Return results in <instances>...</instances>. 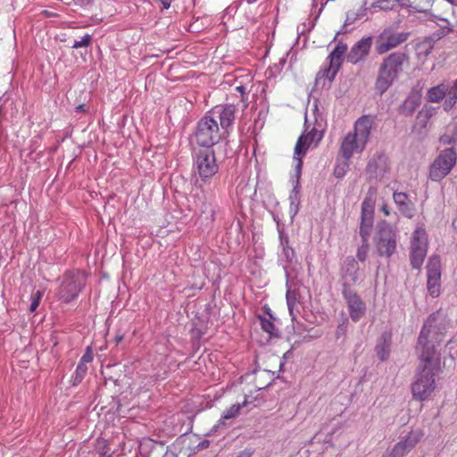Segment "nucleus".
I'll list each match as a JSON object with an SVG mask.
<instances>
[{"label":"nucleus","instance_id":"nucleus-1","mask_svg":"<svg viewBox=\"0 0 457 457\" xmlns=\"http://www.w3.org/2000/svg\"><path fill=\"white\" fill-rule=\"evenodd\" d=\"M445 336V327L433 317L428 319L420 333L416 346L420 364L411 386L413 399L419 402L428 400L436 387L435 377L440 370Z\"/></svg>","mask_w":457,"mask_h":457},{"label":"nucleus","instance_id":"nucleus-2","mask_svg":"<svg viewBox=\"0 0 457 457\" xmlns=\"http://www.w3.org/2000/svg\"><path fill=\"white\" fill-rule=\"evenodd\" d=\"M233 105L217 106L198 122L195 132L196 143L210 149L228 135V128L235 120Z\"/></svg>","mask_w":457,"mask_h":457},{"label":"nucleus","instance_id":"nucleus-3","mask_svg":"<svg viewBox=\"0 0 457 457\" xmlns=\"http://www.w3.org/2000/svg\"><path fill=\"white\" fill-rule=\"evenodd\" d=\"M374 119L370 115L360 117L353 125V131L349 132L343 138L339 154L345 160H350L354 153H361L370 136Z\"/></svg>","mask_w":457,"mask_h":457},{"label":"nucleus","instance_id":"nucleus-4","mask_svg":"<svg viewBox=\"0 0 457 457\" xmlns=\"http://www.w3.org/2000/svg\"><path fill=\"white\" fill-rule=\"evenodd\" d=\"M86 278L79 271H67L60 280V285L56 288V297L63 303H71L79 296V294L85 287Z\"/></svg>","mask_w":457,"mask_h":457},{"label":"nucleus","instance_id":"nucleus-5","mask_svg":"<svg viewBox=\"0 0 457 457\" xmlns=\"http://www.w3.org/2000/svg\"><path fill=\"white\" fill-rule=\"evenodd\" d=\"M193 169L201 181L209 182L219 171L214 151L211 149L198 151L194 157Z\"/></svg>","mask_w":457,"mask_h":457},{"label":"nucleus","instance_id":"nucleus-6","mask_svg":"<svg viewBox=\"0 0 457 457\" xmlns=\"http://www.w3.org/2000/svg\"><path fill=\"white\" fill-rule=\"evenodd\" d=\"M457 154L452 148L442 151L434 160L429 168V178L440 181L445 178L456 164Z\"/></svg>","mask_w":457,"mask_h":457},{"label":"nucleus","instance_id":"nucleus-7","mask_svg":"<svg viewBox=\"0 0 457 457\" xmlns=\"http://www.w3.org/2000/svg\"><path fill=\"white\" fill-rule=\"evenodd\" d=\"M428 252V235L425 228H417L411 236V264L413 269H420Z\"/></svg>","mask_w":457,"mask_h":457},{"label":"nucleus","instance_id":"nucleus-8","mask_svg":"<svg viewBox=\"0 0 457 457\" xmlns=\"http://www.w3.org/2000/svg\"><path fill=\"white\" fill-rule=\"evenodd\" d=\"M323 137V133L317 129L313 128L306 134H303L297 139L294 149V159L296 162L295 170L297 172L301 171L303 166V158L307 153L312 143L317 145Z\"/></svg>","mask_w":457,"mask_h":457},{"label":"nucleus","instance_id":"nucleus-9","mask_svg":"<svg viewBox=\"0 0 457 457\" xmlns=\"http://www.w3.org/2000/svg\"><path fill=\"white\" fill-rule=\"evenodd\" d=\"M403 64L401 59H386L381 66L376 81V89L382 95L397 77L398 68Z\"/></svg>","mask_w":457,"mask_h":457},{"label":"nucleus","instance_id":"nucleus-10","mask_svg":"<svg viewBox=\"0 0 457 457\" xmlns=\"http://www.w3.org/2000/svg\"><path fill=\"white\" fill-rule=\"evenodd\" d=\"M376 247L380 256L390 257L396 249V233L388 225L379 228L376 236Z\"/></svg>","mask_w":457,"mask_h":457},{"label":"nucleus","instance_id":"nucleus-11","mask_svg":"<svg viewBox=\"0 0 457 457\" xmlns=\"http://www.w3.org/2000/svg\"><path fill=\"white\" fill-rule=\"evenodd\" d=\"M441 259L438 255H433L429 258L427 264V288L429 295L436 297L441 290Z\"/></svg>","mask_w":457,"mask_h":457},{"label":"nucleus","instance_id":"nucleus-12","mask_svg":"<svg viewBox=\"0 0 457 457\" xmlns=\"http://www.w3.org/2000/svg\"><path fill=\"white\" fill-rule=\"evenodd\" d=\"M405 40L406 35L403 33L394 34L390 31H384L375 39V53L378 55L384 54Z\"/></svg>","mask_w":457,"mask_h":457},{"label":"nucleus","instance_id":"nucleus-13","mask_svg":"<svg viewBox=\"0 0 457 457\" xmlns=\"http://www.w3.org/2000/svg\"><path fill=\"white\" fill-rule=\"evenodd\" d=\"M344 298L346 301L350 318L353 321H359L365 314L366 305L361 296L350 288L343 291Z\"/></svg>","mask_w":457,"mask_h":457},{"label":"nucleus","instance_id":"nucleus-14","mask_svg":"<svg viewBox=\"0 0 457 457\" xmlns=\"http://www.w3.org/2000/svg\"><path fill=\"white\" fill-rule=\"evenodd\" d=\"M422 436L423 434L420 431L410 432L394 446L388 457H403L420 441Z\"/></svg>","mask_w":457,"mask_h":457},{"label":"nucleus","instance_id":"nucleus-15","mask_svg":"<svg viewBox=\"0 0 457 457\" xmlns=\"http://www.w3.org/2000/svg\"><path fill=\"white\" fill-rule=\"evenodd\" d=\"M373 205L366 199L361 204V221L360 235L362 239L369 237L370 228L373 225Z\"/></svg>","mask_w":457,"mask_h":457},{"label":"nucleus","instance_id":"nucleus-16","mask_svg":"<svg viewBox=\"0 0 457 457\" xmlns=\"http://www.w3.org/2000/svg\"><path fill=\"white\" fill-rule=\"evenodd\" d=\"M342 59H329L328 66L325 65L324 69H321L317 75L318 79H321L322 78H326L328 81H332L337 71L342 66Z\"/></svg>","mask_w":457,"mask_h":457},{"label":"nucleus","instance_id":"nucleus-17","mask_svg":"<svg viewBox=\"0 0 457 457\" xmlns=\"http://www.w3.org/2000/svg\"><path fill=\"white\" fill-rule=\"evenodd\" d=\"M449 90V87L445 83L432 87L428 90V100L431 103H439L448 94Z\"/></svg>","mask_w":457,"mask_h":457},{"label":"nucleus","instance_id":"nucleus-18","mask_svg":"<svg viewBox=\"0 0 457 457\" xmlns=\"http://www.w3.org/2000/svg\"><path fill=\"white\" fill-rule=\"evenodd\" d=\"M371 45V37L361 38L353 46L351 53L354 57H364L369 54Z\"/></svg>","mask_w":457,"mask_h":457},{"label":"nucleus","instance_id":"nucleus-19","mask_svg":"<svg viewBox=\"0 0 457 457\" xmlns=\"http://www.w3.org/2000/svg\"><path fill=\"white\" fill-rule=\"evenodd\" d=\"M250 403L251 401H249L248 396L245 395L244 401L241 403L233 404L228 409H227L223 412L221 419L223 420L235 419L240 414L241 409L243 407H246Z\"/></svg>","mask_w":457,"mask_h":457},{"label":"nucleus","instance_id":"nucleus-20","mask_svg":"<svg viewBox=\"0 0 457 457\" xmlns=\"http://www.w3.org/2000/svg\"><path fill=\"white\" fill-rule=\"evenodd\" d=\"M96 450L100 457H112L113 452L106 439L98 438L96 443Z\"/></svg>","mask_w":457,"mask_h":457},{"label":"nucleus","instance_id":"nucleus-21","mask_svg":"<svg viewBox=\"0 0 457 457\" xmlns=\"http://www.w3.org/2000/svg\"><path fill=\"white\" fill-rule=\"evenodd\" d=\"M393 198L401 212H403L409 209V196L406 193H394Z\"/></svg>","mask_w":457,"mask_h":457},{"label":"nucleus","instance_id":"nucleus-22","mask_svg":"<svg viewBox=\"0 0 457 457\" xmlns=\"http://www.w3.org/2000/svg\"><path fill=\"white\" fill-rule=\"evenodd\" d=\"M448 97L444 103V109L449 111L455 104L457 100V79L453 82V87L450 88L447 94Z\"/></svg>","mask_w":457,"mask_h":457},{"label":"nucleus","instance_id":"nucleus-23","mask_svg":"<svg viewBox=\"0 0 457 457\" xmlns=\"http://www.w3.org/2000/svg\"><path fill=\"white\" fill-rule=\"evenodd\" d=\"M435 22L440 28V32L436 34L438 38L445 37L452 32L453 29H451L450 22L447 20L438 17H435Z\"/></svg>","mask_w":457,"mask_h":457},{"label":"nucleus","instance_id":"nucleus-24","mask_svg":"<svg viewBox=\"0 0 457 457\" xmlns=\"http://www.w3.org/2000/svg\"><path fill=\"white\" fill-rule=\"evenodd\" d=\"M260 325H261V328L262 329L268 333L270 337L271 336H274L276 333H275V325L274 323L264 318V317H260Z\"/></svg>","mask_w":457,"mask_h":457},{"label":"nucleus","instance_id":"nucleus-25","mask_svg":"<svg viewBox=\"0 0 457 457\" xmlns=\"http://www.w3.org/2000/svg\"><path fill=\"white\" fill-rule=\"evenodd\" d=\"M368 252H369L368 237H365V239H362L361 245L357 250V258L361 262H364L367 258Z\"/></svg>","mask_w":457,"mask_h":457},{"label":"nucleus","instance_id":"nucleus-26","mask_svg":"<svg viewBox=\"0 0 457 457\" xmlns=\"http://www.w3.org/2000/svg\"><path fill=\"white\" fill-rule=\"evenodd\" d=\"M42 296H43V291H41V290H37L31 295V303L29 306V311L31 312H34L37 310V308L38 307V305L40 303Z\"/></svg>","mask_w":457,"mask_h":457},{"label":"nucleus","instance_id":"nucleus-27","mask_svg":"<svg viewBox=\"0 0 457 457\" xmlns=\"http://www.w3.org/2000/svg\"><path fill=\"white\" fill-rule=\"evenodd\" d=\"M346 50L347 46L345 44L338 43L328 57H342Z\"/></svg>","mask_w":457,"mask_h":457},{"label":"nucleus","instance_id":"nucleus-28","mask_svg":"<svg viewBox=\"0 0 457 457\" xmlns=\"http://www.w3.org/2000/svg\"><path fill=\"white\" fill-rule=\"evenodd\" d=\"M376 351H377V354H378V358L381 361H385V360L387 359V357L389 355V346H388V345H377Z\"/></svg>","mask_w":457,"mask_h":457},{"label":"nucleus","instance_id":"nucleus-29","mask_svg":"<svg viewBox=\"0 0 457 457\" xmlns=\"http://www.w3.org/2000/svg\"><path fill=\"white\" fill-rule=\"evenodd\" d=\"M297 293L295 291H287V303L288 309L292 311L296 303Z\"/></svg>","mask_w":457,"mask_h":457},{"label":"nucleus","instance_id":"nucleus-30","mask_svg":"<svg viewBox=\"0 0 457 457\" xmlns=\"http://www.w3.org/2000/svg\"><path fill=\"white\" fill-rule=\"evenodd\" d=\"M87 371V366L86 364H82V363L79 362V364L76 368V370H75V374H76L75 379L81 381L83 379V378L85 377Z\"/></svg>","mask_w":457,"mask_h":457},{"label":"nucleus","instance_id":"nucleus-31","mask_svg":"<svg viewBox=\"0 0 457 457\" xmlns=\"http://www.w3.org/2000/svg\"><path fill=\"white\" fill-rule=\"evenodd\" d=\"M94 359L93 351L91 346H87L84 354L80 358L79 362L82 364H87L90 363Z\"/></svg>","mask_w":457,"mask_h":457},{"label":"nucleus","instance_id":"nucleus-32","mask_svg":"<svg viewBox=\"0 0 457 457\" xmlns=\"http://www.w3.org/2000/svg\"><path fill=\"white\" fill-rule=\"evenodd\" d=\"M91 41V36L87 34L85 35L81 40L79 41H74L73 43V47L74 48H79V47H81V46H86L89 44V42Z\"/></svg>","mask_w":457,"mask_h":457},{"label":"nucleus","instance_id":"nucleus-33","mask_svg":"<svg viewBox=\"0 0 457 457\" xmlns=\"http://www.w3.org/2000/svg\"><path fill=\"white\" fill-rule=\"evenodd\" d=\"M201 212L203 213L204 212H210L211 213V216L213 217L214 216V210L213 208L212 207V204L210 203H204L203 204V206L201 208Z\"/></svg>","mask_w":457,"mask_h":457},{"label":"nucleus","instance_id":"nucleus-34","mask_svg":"<svg viewBox=\"0 0 457 457\" xmlns=\"http://www.w3.org/2000/svg\"><path fill=\"white\" fill-rule=\"evenodd\" d=\"M253 451L251 449H245L241 451L237 457H252Z\"/></svg>","mask_w":457,"mask_h":457},{"label":"nucleus","instance_id":"nucleus-35","mask_svg":"<svg viewBox=\"0 0 457 457\" xmlns=\"http://www.w3.org/2000/svg\"><path fill=\"white\" fill-rule=\"evenodd\" d=\"M75 111L78 112H87V110L86 109V105L84 104H79L76 108H75Z\"/></svg>","mask_w":457,"mask_h":457},{"label":"nucleus","instance_id":"nucleus-36","mask_svg":"<svg viewBox=\"0 0 457 457\" xmlns=\"http://www.w3.org/2000/svg\"><path fill=\"white\" fill-rule=\"evenodd\" d=\"M381 212L386 215L388 216L390 214L389 207L386 204H383L381 207Z\"/></svg>","mask_w":457,"mask_h":457},{"label":"nucleus","instance_id":"nucleus-37","mask_svg":"<svg viewBox=\"0 0 457 457\" xmlns=\"http://www.w3.org/2000/svg\"><path fill=\"white\" fill-rule=\"evenodd\" d=\"M236 90L238 91L241 95L245 94V87L244 86L237 87Z\"/></svg>","mask_w":457,"mask_h":457},{"label":"nucleus","instance_id":"nucleus-38","mask_svg":"<svg viewBox=\"0 0 457 457\" xmlns=\"http://www.w3.org/2000/svg\"><path fill=\"white\" fill-rule=\"evenodd\" d=\"M440 141L443 143V144H451L452 143V140L449 139L448 137H442L440 138Z\"/></svg>","mask_w":457,"mask_h":457},{"label":"nucleus","instance_id":"nucleus-39","mask_svg":"<svg viewBox=\"0 0 457 457\" xmlns=\"http://www.w3.org/2000/svg\"><path fill=\"white\" fill-rule=\"evenodd\" d=\"M116 344H119L120 343L122 340H123V336L122 335H117L114 338Z\"/></svg>","mask_w":457,"mask_h":457},{"label":"nucleus","instance_id":"nucleus-40","mask_svg":"<svg viewBox=\"0 0 457 457\" xmlns=\"http://www.w3.org/2000/svg\"><path fill=\"white\" fill-rule=\"evenodd\" d=\"M448 3H450L451 4L453 5H456L457 6V0H446Z\"/></svg>","mask_w":457,"mask_h":457},{"label":"nucleus","instance_id":"nucleus-41","mask_svg":"<svg viewBox=\"0 0 457 457\" xmlns=\"http://www.w3.org/2000/svg\"><path fill=\"white\" fill-rule=\"evenodd\" d=\"M378 159L379 161L384 162L386 158H385V156H384V155H378Z\"/></svg>","mask_w":457,"mask_h":457},{"label":"nucleus","instance_id":"nucleus-42","mask_svg":"<svg viewBox=\"0 0 457 457\" xmlns=\"http://www.w3.org/2000/svg\"><path fill=\"white\" fill-rule=\"evenodd\" d=\"M374 159L369 162V167L371 168L373 165Z\"/></svg>","mask_w":457,"mask_h":457},{"label":"nucleus","instance_id":"nucleus-43","mask_svg":"<svg viewBox=\"0 0 457 457\" xmlns=\"http://www.w3.org/2000/svg\"><path fill=\"white\" fill-rule=\"evenodd\" d=\"M456 224H457V218H456V219L453 220V226H456Z\"/></svg>","mask_w":457,"mask_h":457},{"label":"nucleus","instance_id":"nucleus-44","mask_svg":"<svg viewBox=\"0 0 457 457\" xmlns=\"http://www.w3.org/2000/svg\"><path fill=\"white\" fill-rule=\"evenodd\" d=\"M380 7H381L382 9L389 8L388 6H386V5H380Z\"/></svg>","mask_w":457,"mask_h":457},{"label":"nucleus","instance_id":"nucleus-45","mask_svg":"<svg viewBox=\"0 0 457 457\" xmlns=\"http://www.w3.org/2000/svg\"><path fill=\"white\" fill-rule=\"evenodd\" d=\"M388 57H390V58L395 57V54H390Z\"/></svg>","mask_w":457,"mask_h":457},{"label":"nucleus","instance_id":"nucleus-46","mask_svg":"<svg viewBox=\"0 0 457 457\" xmlns=\"http://www.w3.org/2000/svg\"><path fill=\"white\" fill-rule=\"evenodd\" d=\"M45 13H46V15H50V13H49L47 11H45Z\"/></svg>","mask_w":457,"mask_h":457},{"label":"nucleus","instance_id":"nucleus-47","mask_svg":"<svg viewBox=\"0 0 457 457\" xmlns=\"http://www.w3.org/2000/svg\"><path fill=\"white\" fill-rule=\"evenodd\" d=\"M348 21H351V19L346 18V21L345 22H348Z\"/></svg>","mask_w":457,"mask_h":457},{"label":"nucleus","instance_id":"nucleus-48","mask_svg":"<svg viewBox=\"0 0 457 457\" xmlns=\"http://www.w3.org/2000/svg\"><path fill=\"white\" fill-rule=\"evenodd\" d=\"M348 21H351V19L346 18V21L345 22H348Z\"/></svg>","mask_w":457,"mask_h":457}]
</instances>
